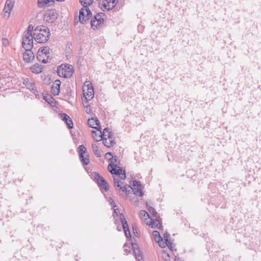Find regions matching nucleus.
Instances as JSON below:
<instances>
[{"instance_id": "f257e3e1", "label": "nucleus", "mask_w": 261, "mask_h": 261, "mask_svg": "<svg viewBox=\"0 0 261 261\" xmlns=\"http://www.w3.org/2000/svg\"><path fill=\"white\" fill-rule=\"evenodd\" d=\"M34 40L39 43L46 42L49 39L50 31L49 29L44 25L37 26L34 30Z\"/></svg>"}, {"instance_id": "f03ea898", "label": "nucleus", "mask_w": 261, "mask_h": 261, "mask_svg": "<svg viewBox=\"0 0 261 261\" xmlns=\"http://www.w3.org/2000/svg\"><path fill=\"white\" fill-rule=\"evenodd\" d=\"M73 71V67L69 64H62L57 69L58 75L64 78L70 77L72 75Z\"/></svg>"}, {"instance_id": "7ed1b4c3", "label": "nucleus", "mask_w": 261, "mask_h": 261, "mask_svg": "<svg viewBox=\"0 0 261 261\" xmlns=\"http://www.w3.org/2000/svg\"><path fill=\"white\" fill-rule=\"evenodd\" d=\"M37 58L43 63L49 62L51 59L50 48L48 46L40 48L38 51Z\"/></svg>"}, {"instance_id": "20e7f679", "label": "nucleus", "mask_w": 261, "mask_h": 261, "mask_svg": "<svg viewBox=\"0 0 261 261\" xmlns=\"http://www.w3.org/2000/svg\"><path fill=\"white\" fill-rule=\"evenodd\" d=\"M83 91L86 102L93 98L94 95V89L92 83L90 81H86L84 83Z\"/></svg>"}, {"instance_id": "39448f33", "label": "nucleus", "mask_w": 261, "mask_h": 261, "mask_svg": "<svg viewBox=\"0 0 261 261\" xmlns=\"http://www.w3.org/2000/svg\"><path fill=\"white\" fill-rule=\"evenodd\" d=\"M108 170L112 174L118 175L121 179L124 180L126 178L125 170H123L118 165H114V162L109 164L108 166Z\"/></svg>"}, {"instance_id": "423d86ee", "label": "nucleus", "mask_w": 261, "mask_h": 261, "mask_svg": "<svg viewBox=\"0 0 261 261\" xmlns=\"http://www.w3.org/2000/svg\"><path fill=\"white\" fill-rule=\"evenodd\" d=\"M92 16V13L89 8H82L79 12V21L83 24L86 23Z\"/></svg>"}, {"instance_id": "0eeeda50", "label": "nucleus", "mask_w": 261, "mask_h": 261, "mask_svg": "<svg viewBox=\"0 0 261 261\" xmlns=\"http://www.w3.org/2000/svg\"><path fill=\"white\" fill-rule=\"evenodd\" d=\"M118 0H102L100 8L102 11L112 10L116 6Z\"/></svg>"}, {"instance_id": "6e6552de", "label": "nucleus", "mask_w": 261, "mask_h": 261, "mask_svg": "<svg viewBox=\"0 0 261 261\" xmlns=\"http://www.w3.org/2000/svg\"><path fill=\"white\" fill-rule=\"evenodd\" d=\"M23 84L27 87V89H29L36 95H38V92L37 89V87L35 84L34 81L29 78H25L23 79Z\"/></svg>"}, {"instance_id": "1a4fd4ad", "label": "nucleus", "mask_w": 261, "mask_h": 261, "mask_svg": "<svg viewBox=\"0 0 261 261\" xmlns=\"http://www.w3.org/2000/svg\"><path fill=\"white\" fill-rule=\"evenodd\" d=\"M78 150L79 157L81 161L84 165H88L90 162L89 159L88 158L85 156V154L86 153V147L83 145H81L79 147Z\"/></svg>"}, {"instance_id": "9d476101", "label": "nucleus", "mask_w": 261, "mask_h": 261, "mask_svg": "<svg viewBox=\"0 0 261 261\" xmlns=\"http://www.w3.org/2000/svg\"><path fill=\"white\" fill-rule=\"evenodd\" d=\"M93 176L100 188L103 189L106 191L109 190V186L107 182L101 175L98 173H94Z\"/></svg>"}, {"instance_id": "9b49d317", "label": "nucleus", "mask_w": 261, "mask_h": 261, "mask_svg": "<svg viewBox=\"0 0 261 261\" xmlns=\"http://www.w3.org/2000/svg\"><path fill=\"white\" fill-rule=\"evenodd\" d=\"M34 35H24L22 38V47L24 49L32 48L33 46Z\"/></svg>"}, {"instance_id": "f8f14e48", "label": "nucleus", "mask_w": 261, "mask_h": 261, "mask_svg": "<svg viewBox=\"0 0 261 261\" xmlns=\"http://www.w3.org/2000/svg\"><path fill=\"white\" fill-rule=\"evenodd\" d=\"M14 0H7L3 9L4 17L8 18L10 16L11 11L14 6Z\"/></svg>"}, {"instance_id": "ddd939ff", "label": "nucleus", "mask_w": 261, "mask_h": 261, "mask_svg": "<svg viewBox=\"0 0 261 261\" xmlns=\"http://www.w3.org/2000/svg\"><path fill=\"white\" fill-rule=\"evenodd\" d=\"M133 186L132 191L134 192V194L136 196L141 197L143 196L142 186L140 181L137 180L133 181Z\"/></svg>"}, {"instance_id": "4468645a", "label": "nucleus", "mask_w": 261, "mask_h": 261, "mask_svg": "<svg viewBox=\"0 0 261 261\" xmlns=\"http://www.w3.org/2000/svg\"><path fill=\"white\" fill-rule=\"evenodd\" d=\"M119 222L122 224V227L125 232V236L127 238L131 237L130 233L128 228L127 223L126 221L124 216L121 214L120 215V221Z\"/></svg>"}, {"instance_id": "2eb2a0df", "label": "nucleus", "mask_w": 261, "mask_h": 261, "mask_svg": "<svg viewBox=\"0 0 261 261\" xmlns=\"http://www.w3.org/2000/svg\"><path fill=\"white\" fill-rule=\"evenodd\" d=\"M112 134L108 135V137H103L101 140H102L103 145L107 147H113L115 142L113 138Z\"/></svg>"}, {"instance_id": "dca6fc26", "label": "nucleus", "mask_w": 261, "mask_h": 261, "mask_svg": "<svg viewBox=\"0 0 261 261\" xmlns=\"http://www.w3.org/2000/svg\"><path fill=\"white\" fill-rule=\"evenodd\" d=\"M32 48L25 49V51L23 55V59L27 62H30L34 59V54L31 50Z\"/></svg>"}, {"instance_id": "f3484780", "label": "nucleus", "mask_w": 261, "mask_h": 261, "mask_svg": "<svg viewBox=\"0 0 261 261\" xmlns=\"http://www.w3.org/2000/svg\"><path fill=\"white\" fill-rule=\"evenodd\" d=\"M98 138H96V137H94V139L96 141H101L102 139L103 138V137H108V135L112 134V132H109V129L107 128H105L103 129L102 133L100 130V128L98 129Z\"/></svg>"}, {"instance_id": "a211bd4d", "label": "nucleus", "mask_w": 261, "mask_h": 261, "mask_svg": "<svg viewBox=\"0 0 261 261\" xmlns=\"http://www.w3.org/2000/svg\"><path fill=\"white\" fill-rule=\"evenodd\" d=\"M61 82L59 80H56L51 86V92L54 95H58L60 93Z\"/></svg>"}, {"instance_id": "6ab92c4d", "label": "nucleus", "mask_w": 261, "mask_h": 261, "mask_svg": "<svg viewBox=\"0 0 261 261\" xmlns=\"http://www.w3.org/2000/svg\"><path fill=\"white\" fill-rule=\"evenodd\" d=\"M116 189L119 192H122L121 194L123 193L129 194L132 190V187L127 185H123L122 183L120 184L119 187H116Z\"/></svg>"}, {"instance_id": "aec40b11", "label": "nucleus", "mask_w": 261, "mask_h": 261, "mask_svg": "<svg viewBox=\"0 0 261 261\" xmlns=\"http://www.w3.org/2000/svg\"><path fill=\"white\" fill-rule=\"evenodd\" d=\"M88 124L89 126L91 128H95L97 130L98 129L100 128V127L99 126V120L97 118L89 119L88 121Z\"/></svg>"}, {"instance_id": "412c9836", "label": "nucleus", "mask_w": 261, "mask_h": 261, "mask_svg": "<svg viewBox=\"0 0 261 261\" xmlns=\"http://www.w3.org/2000/svg\"><path fill=\"white\" fill-rule=\"evenodd\" d=\"M151 219V221L149 225L152 228L160 229L162 227L161 221L157 218V216Z\"/></svg>"}, {"instance_id": "4be33fe9", "label": "nucleus", "mask_w": 261, "mask_h": 261, "mask_svg": "<svg viewBox=\"0 0 261 261\" xmlns=\"http://www.w3.org/2000/svg\"><path fill=\"white\" fill-rule=\"evenodd\" d=\"M60 118L61 119L64 121L65 122L67 121L70 122L69 123H68V127L69 128H72L73 126V124L71 119L69 117L68 115L65 113H61L60 114Z\"/></svg>"}, {"instance_id": "5701e85b", "label": "nucleus", "mask_w": 261, "mask_h": 261, "mask_svg": "<svg viewBox=\"0 0 261 261\" xmlns=\"http://www.w3.org/2000/svg\"><path fill=\"white\" fill-rule=\"evenodd\" d=\"M134 249V253L136 256V259L138 261H142L143 260V257L141 253L140 250L137 248L135 247V245H132ZM137 246V245H135Z\"/></svg>"}, {"instance_id": "b1692460", "label": "nucleus", "mask_w": 261, "mask_h": 261, "mask_svg": "<svg viewBox=\"0 0 261 261\" xmlns=\"http://www.w3.org/2000/svg\"><path fill=\"white\" fill-rule=\"evenodd\" d=\"M30 69L32 72L36 74H38L42 72V67L41 65L36 64L32 66L30 68Z\"/></svg>"}, {"instance_id": "393cba45", "label": "nucleus", "mask_w": 261, "mask_h": 261, "mask_svg": "<svg viewBox=\"0 0 261 261\" xmlns=\"http://www.w3.org/2000/svg\"><path fill=\"white\" fill-rule=\"evenodd\" d=\"M105 15L103 13H98L94 16V18L92 20L95 21L99 22L100 23H103L104 22V17Z\"/></svg>"}, {"instance_id": "a878e982", "label": "nucleus", "mask_w": 261, "mask_h": 261, "mask_svg": "<svg viewBox=\"0 0 261 261\" xmlns=\"http://www.w3.org/2000/svg\"><path fill=\"white\" fill-rule=\"evenodd\" d=\"M103 23H100L98 21H93L92 20H91V28L93 30H96L100 28L101 26L102 25Z\"/></svg>"}, {"instance_id": "bb28decb", "label": "nucleus", "mask_w": 261, "mask_h": 261, "mask_svg": "<svg viewBox=\"0 0 261 261\" xmlns=\"http://www.w3.org/2000/svg\"><path fill=\"white\" fill-rule=\"evenodd\" d=\"M92 147L94 154L97 157L101 156V153L100 151L98 150L97 145L96 144H92Z\"/></svg>"}, {"instance_id": "cd10ccee", "label": "nucleus", "mask_w": 261, "mask_h": 261, "mask_svg": "<svg viewBox=\"0 0 261 261\" xmlns=\"http://www.w3.org/2000/svg\"><path fill=\"white\" fill-rule=\"evenodd\" d=\"M49 0H38V6L39 8H43L45 7L49 3Z\"/></svg>"}, {"instance_id": "c85d7f7f", "label": "nucleus", "mask_w": 261, "mask_h": 261, "mask_svg": "<svg viewBox=\"0 0 261 261\" xmlns=\"http://www.w3.org/2000/svg\"><path fill=\"white\" fill-rule=\"evenodd\" d=\"M147 207L148 208V210L151 216H152L153 217H156L158 215V213L155 211V209L150 206H148L147 204Z\"/></svg>"}, {"instance_id": "c756f323", "label": "nucleus", "mask_w": 261, "mask_h": 261, "mask_svg": "<svg viewBox=\"0 0 261 261\" xmlns=\"http://www.w3.org/2000/svg\"><path fill=\"white\" fill-rule=\"evenodd\" d=\"M152 234L156 242H159V240L161 241L162 239V237L160 236V233L156 230H154L152 232Z\"/></svg>"}, {"instance_id": "7c9ffc66", "label": "nucleus", "mask_w": 261, "mask_h": 261, "mask_svg": "<svg viewBox=\"0 0 261 261\" xmlns=\"http://www.w3.org/2000/svg\"><path fill=\"white\" fill-rule=\"evenodd\" d=\"M162 257L165 261L169 260L170 258L169 254L164 250L162 251Z\"/></svg>"}, {"instance_id": "2f4dec72", "label": "nucleus", "mask_w": 261, "mask_h": 261, "mask_svg": "<svg viewBox=\"0 0 261 261\" xmlns=\"http://www.w3.org/2000/svg\"><path fill=\"white\" fill-rule=\"evenodd\" d=\"M33 30V25H29V27H28L27 31L24 32V35H27L29 36L33 35L32 34Z\"/></svg>"}, {"instance_id": "473e14b6", "label": "nucleus", "mask_w": 261, "mask_h": 261, "mask_svg": "<svg viewBox=\"0 0 261 261\" xmlns=\"http://www.w3.org/2000/svg\"><path fill=\"white\" fill-rule=\"evenodd\" d=\"M114 180V185L115 188L116 187H119L120 184H122V182H120L118 178L114 177L113 178Z\"/></svg>"}, {"instance_id": "72a5a7b5", "label": "nucleus", "mask_w": 261, "mask_h": 261, "mask_svg": "<svg viewBox=\"0 0 261 261\" xmlns=\"http://www.w3.org/2000/svg\"><path fill=\"white\" fill-rule=\"evenodd\" d=\"M166 246H168L169 249L171 250V251H173L174 250V246L173 245V244L171 243L170 241L166 242Z\"/></svg>"}, {"instance_id": "f704fd0d", "label": "nucleus", "mask_w": 261, "mask_h": 261, "mask_svg": "<svg viewBox=\"0 0 261 261\" xmlns=\"http://www.w3.org/2000/svg\"><path fill=\"white\" fill-rule=\"evenodd\" d=\"M157 242L158 243L159 246L161 248H164L167 245L166 244V242H164L163 241V238L162 239V240L161 241L159 240V242Z\"/></svg>"}, {"instance_id": "c9c22d12", "label": "nucleus", "mask_w": 261, "mask_h": 261, "mask_svg": "<svg viewBox=\"0 0 261 261\" xmlns=\"http://www.w3.org/2000/svg\"><path fill=\"white\" fill-rule=\"evenodd\" d=\"M92 0H85L84 5H85V8H88V7L92 4Z\"/></svg>"}, {"instance_id": "e433bc0d", "label": "nucleus", "mask_w": 261, "mask_h": 261, "mask_svg": "<svg viewBox=\"0 0 261 261\" xmlns=\"http://www.w3.org/2000/svg\"><path fill=\"white\" fill-rule=\"evenodd\" d=\"M140 215L142 217H145L146 216L149 217V214L144 210L140 212Z\"/></svg>"}, {"instance_id": "4c0bfd02", "label": "nucleus", "mask_w": 261, "mask_h": 261, "mask_svg": "<svg viewBox=\"0 0 261 261\" xmlns=\"http://www.w3.org/2000/svg\"><path fill=\"white\" fill-rule=\"evenodd\" d=\"M109 160L111 161L110 164H112V162H114V165H117V157L116 156L110 158Z\"/></svg>"}, {"instance_id": "58836bf2", "label": "nucleus", "mask_w": 261, "mask_h": 261, "mask_svg": "<svg viewBox=\"0 0 261 261\" xmlns=\"http://www.w3.org/2000/svg\"><path fill=\"white\" fill-rule=\"evenodd\" d=\"M169 237H170V234L167 232H166L164 234L163 237H164V239L166 242L169 241V240H168V238Z\"/></svg>"}, {"instance_id": "ea45409f", "label": "nucleus", "mask_w": 261, "mask_h": 261, "mask_svg": "<svg viewBox=\"0 0 261 261\" xmlns=\"http://www.w3.org/2000/svg\"><path fill=\"white\" fill-rule=\"evenodd\" d=\"M86 109V112L87 114H90L91 113V110L89 105L85 106Z\"/></svg>"}, {"instance_id": "a19ab883", "label": "nucleus", "mask_w": 261, "mask_h": 261, "mask_svg": "<svg viewBox=\"0 0 261 261\" xmlns=\"http://www.w3.org/2000/svg\"><path fill=\"white\" fill-rule=\"evenodd\" d=\"M105 157L109 160L110 158H112L114 156L112 155L111 152H107L105 154Z\"/></svg>"}, {"instance_id": "79ce46f5", "label": "nucleus", "mask_w": 261, "mask_h": 261, "mask_svg": "<svg viewBox=\"0 0 261 261\" xmlns=\"http://www.w3.org/2000/svg\"><path fill=\"white\" fill-rule=\"evenodd\" d=\"M3 44L5 46H7L8 44V40L6 38H3Z\"/></svg>"}, {"instance_id": "37998d69", "label": "nucleus", "mask_w": 261, "mask_h": 261, "mask_svg": "<svg viewBox=\"0 0 261 261\" xmlns=\"http://www.w3.org/2000/svg\"><path fill=\"white\" fill-rule=\"evenodd\" d=\"M92 134H93V137H96V138H98V132H96L95 131H92Z\"/></svg>"}, {"instance_id": "c03bdc74", "label": "nucleus", "mask_w": 261, "mask_h": 261, "mask_svg": "<svg viewBox=\"0 0 261 261\" xmlns=\"http://www.w3.org/2000/svg\"><path fill=\"white\" fill-rule=\"evenodd\" d=\"M82 101H83V104L84 107H85V106L89 105H88V101H87V102L86 103V99H85V98L82 99Z\"/></svg>"}, {"instance_id": "a18cd8bd", "label": "nucleus", "mask_w": 261, "mask_h": 261, "mask_svg": "<svg viewBox=\"0 0 261 261\" xmlns=\"http://www.w3.org/2000/svg\"><path fill=\"white\" fill-rule=\"evenodd\" d=\"M117 211H119V210L118 208L114 209V212H115V213H116V215L117 217H118L120 219V215L121 214H119V215H117Z\"/></svg>"}, {"instance_id": "49530a36", "label": "nucleus", "mask_w": 261, "mask_h": 261, "mask_svg": "<svg viewBox=\"0 0 261 261\" xmlns=\"http://www.w3.org/2000/svg\"><path fill=\"white\" fill-rule=\"evenodd\" d=\"M85 0H80V2L81 4V5L83 6V8H85V5H84L83 3H84Z\"/></svg>"}, {"instance_id": "de8ad7c7", "label": "nucleus", "mask_w": 261, "mask_h": 261, "mask_svg": "<svg viewBox=\"0 0 261 261\" xmlns=\"http://www.w3.org/2000/svg\"><path fill=\"white\" fill-rule=\"evenodd\" d=\"M113 216H114V219H115V223L117 225V224H118L119 223V222H118V221H117V220L116 219L115 215H114Z\"/></svg>"}, {"instance_id": "09e8293b", "label": "nucleus", "mask_w": 261, "mask_h": 261, "mask_svg": "<svg viewBox=\"0 0 261 261\" xmlns=\"http://www.w3.org/2000/svg\"><path fill=\"white\" fill-rule=\"evenodd\" d=\"M117 229L118 231H121V227L119 226H117Z\"/></svg>"}, {"instance_id": "8fccbe9b", "label": "nucleus", "mask_w": 261, "mask_h": 261, "mask_svg": "<svg viewBox=\"0 0 261 261\" xmlns=\"http://www.w3.org/2000/svg\"><path fill=\"white\" fill-rule=\"evenodd\" d=\"M110 200L112 201V202H111V204L113 206V204H115V203H114V201H113L112 199L111 198Z\"/></svg>"}, {"instance_id": "3c124183", "label": "nucleus", "mask_w": 261, "mask_h": 261, "mask_svg": "<svg viewBox=\"0 0 261 261\" xmlns=\"http://www.w3.org/2000/svg\"><path fill=\"white\" fill-rule=\"evenodd\" d=\"M135 205H138V204H139V201H138V200L136 201H135Z\"/></svg>"}, {"instance_id": "603ef678", "label": "nucleus", "mask_w": 261, "mask_h": 261, "mask_svg": "<svg viewBox=\"0 0 261 261\" xmlns=\"http://www.w3.org/2000/svg\"><path fill=\"white\" fill-rule=\"evenodd\" d=\"M65 123H66V125L68 126V123H69L70 122H69L68 121H67L65 122Z\"/></svg>"}, {"instance_id": "864d4df0", "label": "nucleus", "mask_w": 261, "mask_h": 261, "mask_svg": "<svg viewBox=\"0 0 261 261\" xmlns=\"http://www.w3.org/2000/svg\"><path fill=\"white\" fill-rule=\"evenodd\" d=\"M175 261H181V260H180L179 258H177V259H175Z\"/></svg>"}]
</instances>
